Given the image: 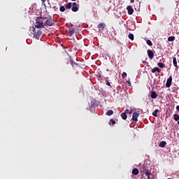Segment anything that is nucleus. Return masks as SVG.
Masks as SVG:
<instances>
[{
	"label": "nucleus",
	"instance_id": "nucleus-27",
	"mask_svg": "<svg viewBox=\"0 0 179 179\" xmlns=\"http://www.w3.org/2000/svg\"><path fill=\"white\" fill-rule=\"evenodd\" d=\"M146 43H147L148 45H150V46L152 45V43L150 40H147Z\"/></svg>",
	"mask_w": 179,
	"mask_h": 179
},
{
	"label": "nucleus",
	"instance_id": "nucleus-5",
	"mask_svg": "<svg viewBox=\"0 0 179 179\" xmlns=\"http://www.w3.org/2000/svg\"><path fill=\"white\" fill-rule=\"evenodd\" d=\"M68 64H71L74 69H78L79 66L78 63L73 62L71 57H70V59L68 60Z\"/></svg>",
	"mask_w": 179,
	"mask_h": 179
},
{
	"label": "nucleus",
	"instance_id": "nucleus-9",
	"mask_svg": "<svg viewBox=\"0 0 179 179\" xmlns=\"http://www.w3.org/2000/svg\"><path fill=\"white\" fill-rule=\"evenodd\" d=\"M127 10H128V14H129V15H133V13H134V9H133V7H132L131 5L128 6L127 8Z\"/></svg>",
	"mask_w": 179,
	"mask_h": 179
},
{
	"label": "nucleus",
	"instance_id": "nucleus-39",
	"mask_svg": "<svg viewBox=\"0 0 179 179\" xmlns=\"http://www.w3.org/2000/svg\"><path fill=\"white\" fill-rule=\"evenodd\" d=\"M46 0H41L42 3H45Z\"/></svg>",
	"mask_w": 179,
	"mask_h": 179
},
{
	"label": "nucleus",
	"instance_id": "nucleus-23",
	"mask_svg": "<svg viewBox=\"0 0 179 179\" xmlns=\"http://www.w3.org/2000/svg\"><path fill=\"white\" fill-rule=\"evenodd\" d=\"M173 117H174V120L176 121H178L179 120V114L175 113Z\"/></svg>",
	"mask_w": 179,
	"mask_h": 179
},
{
	"label": "nucleus",
	"instance_id": "nucleus-33",
	"mask_svg": "<svg viewBox=\"0 0 179 179\" xmlns=\"http://www.w3.org/2000/svg\"><path fill=\"white\" fill-rule=\"evenodd\" d=\"M127 83H128L129 87H131V80H129V79L127 81Z\"/></svg>",
	"mask_w": 179,
	"mask_h": 179
},
{
	"label": "nucleus",
	"instance_id": "nucleus-42",
	"mask_svg": "<svg viewBox=\"0 0 179 179\" xmlns=\"http://www.w3.org/2000/svg\"><path fill=\"white\" fill-rule=\"evenodd\" d=\"M168 179H172V178H168Z\"/></svg>",
	"mask_w": 179,
	"mask_h": 179
},
{
	"label": "nucleus",
	"instance_id": "nucleus-11",
	"mask_svg": "<svg viewBox=\"0 0 179 179\" xmlns=\"http://www.w3.org/2000/svg\"><path fill=\"white\" fill-rule=\"evenodd\" d=\"M96 77H97L98 80H99L100 83H101V82L103 80V78H105V77H103V76L102 75H101V74L97 75Z\"/></svg>",
	"mask_w": 179,
	"mask_h": 179
},
{
	"label": "nucleus",
	"instance_id": "nucleus-38",
	"mask_svg": "<svg viewBox=\"0 0 179 179\" xmlns=\"http://www.w3.org/2000/svg\"><path fill=\"white\" fill-rule=\"evenodd\" d=\"M135 2V0H131L130 3H134Z\"/></svg>",
	"mask_w": 179,
	"mask_h": 179
},
{
	"label": "nucleus",
	"instance_id": "nucleus-40",
	"mask_svg": "<svg viewBox=\"0 0 179 179\" xmlns=\"http://www.w3.org/2000/svg\"><path fill=\"white\" fill-rule=\"evenodd\" d=\"M178 124L179 125V120L178 121Z\"/></svg>",
	"mask_w": 179,
	"mask_h": 179
},
{
	"label": "nucleus",
	"instance_id": "nucleus-25",
	"mask_svg": "<svg viewBox=\"0 0 179 179\" xmlns=\"http://www.w3.org/2000/svg\"><path fill=\"white\" fill-rule=\"evenodd\" d=\"M71 6H72L71 3H68L67 4H66V9H71Z\"/></svg>",
	"mask_w": 179,
	"mask_h": 179
},
{
	"label": "nucleus",
	"instance_id": "nucleus-41",
	"mask_svg": "<svg viewBox=\"0 0 179 179\" xmlns=\"http://www.w3.org/2000/svg\"><path fill=\"white\" fill-rule=\"evenodd\" d=\"M71 1H76V0H71Z\"/></svg>",
	"mask_w": 179,
	"mask_h": 179
},
{
	"label": "nucleus",
	"instance_id": "nucleus-31",
	"mask_svg": "<svg viewBox=\"0 0 179 179\" xmlns=\"http://www.w3.org/2000/svg\"><path fill=\"white\" fill-rule=\"evenodd\" d=\"M127 73L126 72H123L122 75V78H124L127 77Z\"/></svg>",
	"mask_w": 179,
	"mask_h": 179
},
{
	"label": "nucleus",
	"instance_id": "nucleus-18",
	"mask_svg": "<svg viewBox=\"0 0 179 179\" xmlns=\"http://www.w3.org/2000/svg\"><path fill=\"white\" fill-rule=\"evenodd\" d=\"M175 39H176L175 36H169V37L168 38V41H169V42H173V41H175Z\"/></svg>",
	"mask_w": 179,
	"mask_h": 179
},
{
	"label": "nucleus",
	"instance_id": "nucleus-4",
	"mask_svg": "<svg viewBox=\"0 0 179 179\" xmlns=\"http://www.w3.org/2000/svg\"><path fill=\"white\" fill-rule=\"evenodd\" d=\"M31 30L35 32V34H34V37H35V38L36 40H39L40 37L41 36V35L43 34V31H41V30H38L37 32L36 31V27H32Z\"/></svg>",
	"mask_w": 179,
	"mask_h": 179
},
{
	"label": "nucleus",
	"instance_id": "nucleus-13",
	"mask_svg": "<svg viewBox=\"0 0 179 179\" xmlns=\"http://www.w3.org/2000/svg\"><path fill=\"white\" fill-rule=\"evenodd\" d=\"M132 174L134 176H137L138 174H139V170L137 169H132Z\"/></svg>",
	"mask_w": 179,
	"mask_h": 179
},
{
	"label": "nucleus",
	"instance_id": "nucleus-29",
	"mask_svg": "<svg viewBox=\"0 0 179 179\" xmlns=\"http://www.w3.org/2000/svg\"><path fill=\"white\" fill-rule=\"evenodd\" d=\"M68 34H69V36H70L71 37L73 34V30L72 29V30L69 31Z\"/></svg>",
	"mask_w": 179,
	"mask_h": 179
},
{
	"label": "nucleus",
	"instance_id": "nucleus-21",
	"mask_svg": "<svg viewBox=\"0 0 179 179\" xmlns=\"http://www.w3.org/2000/svg\"><path fill=\"white\" fill-rule=\"evenodd\" d=\"M173 65L176 66V69H178V66L177 65V59L176 57L173 58Z\"/></svg>",
	"mask_w": 179,
	"mask_h": 179
},
{
	"label": "nucleus",
	"instance_id": "nucleus-14",
	"mask_svg": "<svg viewBox=\"0 0 179 179\" xmlns=\"http://www.w3.org/2000/svg\"><path fill=\"white\" fill-rule=\"evenodd\" d=\"M106 27V24L102 22V23H100L99 25H98V28L99 29H102V30H103L104 27Z\"/></svg>",
	"mask_w": 179,
	"mask_h": 179
},
{
	"label": "nucleus",
	"instance_id": "nucleus-1",
	"mask_svg": "<svg viewBox=\"0 0 179 179\" xmlns=\"http://www.w3.org/2000/svg\"><path fill=\"white\" fill-rule=\"evenodd\" d=\"M140 173L143 176L145 174V176L147 177L148 179H152V173L150 170L148 169L146 166H143L141 168H140Z\"/></svg>",
	"mask_w": 179,
	"mask_h": 179
},
{
	"label": "nucleus",
	"instance_id": "nucleus-32",
	"mask_svg": "<svg viewBox=\"0 0 179 179\" xmlns=\"http://www.w3.org/2000/svg\"><path fill=\"white\" fill-rule=\"evenodd\" d=\"M95 103H96L95 101H91V106H92V107H94V106Z\"/></svg>",
	"mask_w": 179,
	"mask_h": 179
},
{
	"label": "nucleus",
	"instance_id": "nucleus-2",
	"mask_svg": "<svg viewBox=\"0 0 179 179\" xmlns=\"http://www.w3.org/2000/svg\"><path fill=\"white\" fill-rule=\"evenodd\" d=\"M43 20H46L44 22V26L52 27L55 24V21L52 17H49V18L43 17Z\"/></svg>",
	"mask_w": 179,
	"mask_h": 179
},
{
	"label": "nucleus",
	"instance_id": "nucleus-24",
	"mask_svg": "<svg viewBox=\"0 0 179 179\" xmlns=\"http://www.w3.org/2000/svg\"><path fill=\"white\" fill-rule=\"evenodd\" d=\"M128 37L131 41H134V35L133 34H129Z\"/></svg>",
	"mask_w": 179,
	"mask_h": 179
},
{
	"label": "nucleus",
	"instance_id": "nucleus-17",
	"mask_svg": "<svg viewBox=\"0 0 179 179\" xmlns=\"http://www.w3.org/2000/svg\"><path fill=\"white\" fill-rule=\"evenodd\" d=\"M113 111L112 110H108L106 112V115L107 116H111V115H113Z\"/></svg>",
	"mask_w": 179,
	"mask_h": 179
},
{
	"label": "nucleus",
	"instance_id": "nucleus-15",
	"mask_svg": "<svg viewBox=\"0 0 179 179\" xmlns=\"http://www.w3.org/2000/svg\"><path fill=\"white\" fill-rule=\"evenodd\" d=\"M115 124H116L115 120H113V119L109 120L108 125L113 126V125H115Z\"/></svg>",
	"mask_w": 179,
	"mask_h": 179
},
{
	"label": "nucleus",
	"instance_id": "nucleus-34",
	"mask_svg": "<svg viewBox=\"0 0 179 179\" xmlns=\"http://www.w3.org/2000/svg\"><path fill=\"white\" fill-rule=\"evenodd\" d=\"M123 113L129 114V109H127L126 110H124V112Z\"/></svg>",
	"mask_w": 179,
	"mask_h": 179
},
{
	"label": "nucleus",
	"instance_id": "nucleus-28",
	"mask_svg": "<svg viewBox=\"0 0 179 179\" xmlns=\"http://www.w3.org/2000/svg\"><path fill=\"white\" fill-rule=\"evenodd\" d=\"M59 10H60V12H64L65 11V7L64 6H60Z\"/></svg>",
	"mask_w": 179,
	"mask_h": 179
},
{
	"label": "nucleus",
	"instance_id": "nucleus-10",
	"mask_svg": "<svg viewBox=\"0 0 179 179\" xmlns=\"http://www.w3.org/2000/svg\"><path fill=\"white\" fill-rule=\"evenodd\" d=\"M156 72L158 73H161V71L158 67H155L153 69H152V73H155Z\"/></svg>",
	"mask_w": 179,
	"mask_h": 179
},
{
	"label": "nucleus",
	"instance_id": "nucleus-36",
	"mask_svg": "<svg viewBox=\"0 0 179 179\" xmlns=\"http://www.w3.org/2000/svg\"><path fill=\"white\" fill-rule=\"evenodd\" d=\"M73 6H77V3H73Z\"/></svg>",
	"mask_w": 179,
	"mask_h": 179
},
{
	"label": "nucleus",
	"instance_id": "nucleus-3",
	"mask_svg": "<svg viewBox=\"0 0 179 179\" xmlns=\"http://www.w3.org/2000/svg\"><path fill=\"white\" fill-rule=\"evenodd\" d=\"M41 19H43L42 17H38V21H36L35 22V27L36 29H41V28H44V23H43V20H41Z\"/></svg>",
	"mask_w": 179,
	"mask_h": 179
},
{
	"label": "nucleus",
	"instance_id": "nucleus-19",
	"mask_svg": "<svg viewBox=\"0 0 179 179\" xmlns=\"http://www.w3.org/2000/svg\"><path fill=\"white\" fill-rule=\"evenodd\" d=\"M159 113L158 109H155V111L152 113V115L155 117H157V113Z\"/></svg>",
	"mask_w": 179,
	"mask_h": 179
},
{
	"label": "nucleus",
	"instance_id": "nucleus-6",
	"mask_svg": "<svg viewBox=\"0 0 179 179\" xmlns=\"http://www.w3.org/2000/svg\"><path fill=\"white\" fill-rule=\"evenodd\" d=\"M140 113H137L136 112L133 113L131 120L132 121L137 122L138 117H139Z\"/></svg>",
	"mask_w": 179,
	"mask_h": 179
},
{
	"label": "nucleus",
	"instance_id": "nucleus-8",
	"mask_svg": "<svg viewBox=\"0 0 179 179\" xmlns=\"http://www.w3.org/2000/svg\"><path fill=\"white\" fill-rule=\"evenodd\" d=\"M147 53L148 58H150V59H152L153 57H155V54L153 53L152 50H148Z\"/></svg>",
	"mask_w": 179,
	"mask_h": 179
},
{
	"label": "nucleus",
	"instance_id": "nucleus-12",
	"mask_svg": "<svg viewBox=\"0 0 179 179\" xmlns=\"http://www.w3.org/2000/svg\"><path fill=\"white\" fill-rule=\"evenodd\" d=\"M150 96L153 99H156L157 97V92L155 91H152V92L151 93Z\"/></svg>",
	"mask_w": 179,
	"mask_h": 179
},
{
	"label": "nucleus",
	"instance_id": "nucleus-7",
	"mask_svg": "<svg viewBox=\"0 0 179 179\" xmlns=\"http://www.w3.org/2000/svg\"><path fill=\"white\" fill-rule=\"evenodd\" d=\"M172 80H173V77L172 76H170L167 81H166V86L167 88H170L171 86V84H172Z\"/></svg>",
	"mask_w": 179,
	"mask_h": 179
},
{
	"label": "nucleus",
	"instance_id": "nucleus-35",
	"mask_svg": "<svg viewBox=\"0 0 179 179\" xmlns=\"http://www.w3.org/2000/svg\"><path fill=\"white\" fill-rule=\"evenodd\" d=\"M133 113V109H131L130 111H129V114L131 115Z\"/></svg>",
	"mask_w": 179,
	"mask_h": 179
},
{
	"label": "nucleus",
	"instance_id": "nucleus-37",
	"mask_svg": "<svg viewBox=\"0 0 179 179\" xmlns=\"http://www.w3.org/2000/svg\"><path fill=\"white\" fill-rule=\"evenodd\" d=\"M176 110H177V111L179 112V106H176Z\"/></svg>",
	"mask_w": 179,
	"mask_h": 179
},
{
	"label": "nucleus",
	"instance_id": "nucleus-26",
	"mask_svg": "<svg viewBox=\"0 0 179 179\" xmlns=\"http://www.w3.org/2000/svg\"><path fill=\"white\" fill-rule=\"evenodd\" d=\"M157 65L162 69L165 67V64L164 63H158Z\"/></svg>",
	"mask_w": 179,
	"mask_h": 179
},
{
	"label": "nucleus",
	"instance_id": "nucleus-30",
	"mask_svg": "<svg viewBox=\"0 0 179 179\" xmlns=\"http://www.w3.org/2000/svg\"><path fill=\"white\" fill-rule=\"evenodd\" d=\"M105 81L106 82V85H108L112 88V86H111L110 82L108 80H107L106 79H105Z\"/></svg>",
	"mask_w": 179,
	"mask_h": 179
},
{
	"label": "nucleus",
	"instance_id": "nucleus-16",
	"mask_svg": "<svg viewBox=\"0 0 179 179\" xmlns=\"http://www.w3.org/2000/svg\"><path fill=\"white\" fill-rule=\"evenodd\" d=\"M166 145V141H162L159 143V148H165Z\"/></svg>",
	"mask_w": 179,
	"mask_h": 179
},
{
	"label": "nucleus",
	"instance_id": "nucleus-20",
	"mask_svg": "<svg viewBox=\"0 0 179 179\" xmlns=\"http://www.w3.org/2000/svg\"><path fill=\"white\" fill-rule=\"evenodd\" d=\"M79 10V7L77 6H72V11L73 12H77Z\"/></svg>",
	"mask_w": 179,
	"mask_h": 179
},
{
	"label": "nucleus",
	"instance_id": "nucleus-22",
	"mask_svg": "<svg viewBox=\"0 0 179 179\" xmlns=\"http://www.w3.org/2000/svg\"><path fill=\"white\" fill-rule=\"evenodd\" d=\"M121 117L124 120H127V115L126 114V113H121Z\"/></svg>",
	"mask_w": 179,
	"mask_h": 179
}]
</instances>
